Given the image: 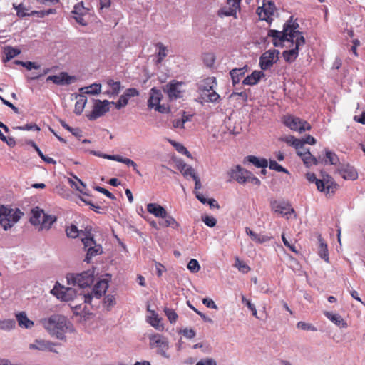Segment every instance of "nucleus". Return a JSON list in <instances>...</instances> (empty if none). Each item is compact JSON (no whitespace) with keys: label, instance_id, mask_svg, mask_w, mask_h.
I'll return each instance as SVG.
<instances>
[{"label":"nucleus","instance_id":"obj_9","mask_svg":"<svg viewBox=\"0 0 365 365\" xmlns=\"http://www.w3.org/2000/svg\"><path fill=\"white\" fill-rule=\"evenodd\" d=\"M51 293L58 299L66 302L72 300L76 296L75 289L71 287L66 288L58 283L55 284Z\"/></svg>","mask_w":365,"mask_h":365},{"label":"nucleus","instance_id":"obj_63","mask_svg":"<svg viewBox=\"0 0 365 365\" xmlns=\"http://www.w3.org/2000/svg\"><path fill=\"white\" fill-rule=\"evenodd\" d=\"M207 97V101L210 102H216L219 98L220 96L213 89L208 92L207 94H205Z\"/></svg>","mask_w":365,"mask_h":365},{"label":"nucleus","instance_id":"obj_5","mask_svg":"<svg viewBox=\"0 0 365 365\" xmlns=\"http://www.w3.org/2000/svg\"><path fill=\"white\" fill-rule=\"evenodd\" d=\"M108 288V280L101 279L95 284L94 287L90 292L80 293L79 295L83 297L85 303L91 304L93 297L100 299L106 293Z\"/></svg>","mask_w":365,"mask_h":365},{"label":"nucleus","instance_id":"obj_26","mask_svg":"<svg viewBox=\"0 0 365 365\" xmlns=\"http://www.w3.org/2000/svg\"><path fill=\"white\" fill-rule=\"evenodd\" d=\"M297 153V155L300 156L306 166L309 167L312 165L318 164L319 160L316 157L313 156L309 150L304 153H301L300 150H298Z\"/></svg>","mask_w":365,"mask_h":365},{"label":"nucleus","instance_id":"obj_27","mask_svg":"<svg viewBox=\"0 0 365 365\" xmlns=\"http://www.w3.org/2000/svg\"><path fill=\"white\" fill-rule=\"evenodd\" d=\"M147 210L149 213L153 214L156 217H160L165 216L166 210L161 205L156 203H149L147 205Z\"/></svg>","mask_w":365,"mask_h":365},{"label":"nucleus","instance_id":"obj_16","mask_svg":"<svg viewBox=\"0 0 365 365\" xmlns=\"http://www.w3.org/2000/svg\"><path fill=\"white\" fill-rule=\"evenodd\" d=\"M290 31L289 27L287 29L283 28L282 31H279L277 30L271 29L268 32V36L273 38V44L274 46L277 47L281 46V43L285 41H288L287 34Z\"/></svg>","mask_w":365,"mask_h":365},{"label":"nucleus","instance_id":"obj_23","mask_svg":"<svg viewBox=\"0 0 365 365\" xmlns=\"http://www.w3.org/2000/svg\"><path fill=\"white\" fill-rule=\"evenodd\" d=\"M289 27L290 31L287 34L288 41H291L292 43L294 41V38L297 39V36H302V34L296 30L299 27V24L296 22H292V19L284 25V29Z\"/></svg>","mask_w":365,"mask_h":365},{"label":"nucleus","instance_id":"obj_50","mask_svg":"<svg viewBox=\"0 0 365 365\" xmlns=\"http://www.w3.org/2000/svg\"><path fill=\"white\" fill-rule=\"evenodd\" d=\"M157 46L159 48L158 54V59L157 61V63H160L163 60V58L166 57L168 54V49L162 43H158L157 44Z\"/></svg>","mask_w":365,"mask_h":365},{"label":"nucleus","instance_id":"obj_41","mask_svg":"<svg viewBox=\"0 0 365 365\" xmlns=\"http://www.w3.org/2000/svg\"><path fill=\"white\" fill-rule=\"evenodd\" d=\"M162 219H163V220L160 222V225L163 227H172L173 228H177L179 226V224L176 220L172 216L169 215L167 212H165V216L163 217Z\"/></svg>","mask_w":365,"mask_h":365},{"label":"nucleus","instance_id":"obj_10","mask_svg":"<svg viewBox=\"0 0 365 365\" xmlns=\"http://www.w3.org/2000/svg\"><path fill=\"white\" fill-rule=\"evenodd\" d=\"M110 104V102L107 100H104L103 101L101 100H96L93 110L87 115L88 118L90 120H94L103 115L109 111L108 106Z\"/></svg>","mask_w":365,"mask_h":365},{"label":"nucleus","instance_id":"obj_53","mask_svg":"<svg viewBox=\"0 0 365 365\" xmlns=\"http://www.w3.org/2000/svg\"><path fill=\"white\" fill-rule=\"evenodd\" d=\"M187 269L192 273H196L200 271V266L197 259H192L187 264Z\"/></svg>","mask_w":365,"mask_h":365},{"label":"nucleus","instance_id":"obj_31","mask_svg":"<svg viewBox=\"0 0 365 365\" xmlns=\"http://www.w3.org/2000/svg\"><path fill=\"white\" fill-rule=\"evenodd\" d=\"M44 215L43 210L38 207L31 210V216L30 217V222L34 225H38L41 224L42 217Z\"/></svg>","mask_w":365,"mask_h":365},{"label":"nucleus","instance_id":"obj_51","mask_svg":"<svg viewBox=\"0 0 365 365\" xmlns=\"http://www.w3.org/2000/svg\"><path fill=\"white\" fill-rule=\"evenodd\" d=\"M242 302L247 307V308L252 312V314L255 317L259 318L257 316L255 305L252 304L250 302V300L246 299L244 295L242 296Z\"/></svg>","mask_w":365,"mask_h":365},{"label":"nucleus","instance_id":"obj_39","mask_svg":"<svg viewBox=\"0 0 365 365\" xmlns=\"http://www.w3.org/2000/svg\"><path fill=\"white\" fill-rule=\"evenodd\" d=\"M77 101L75 104V113L77 115H80L85 107V105L87 102V98L84 94H80L77 96Z\"/></svg>","mask_w":365,"mask_h":365},{"label":"nucleus","instance_id":"obj_4","mask_svg":"<svg viewBox=\"0 0 365 365\" xmlns=\"http://www.w3.org/2000/svg\"><path fill=\"white\" fill-rule=\"evenodd\" d=\"M68 284L84 288L91 285L94 281V272L87 270L79 274H69L66 277Z\"/></svg>","mask_w":365,"mask_h":365},{"label":"nucleus","instance_id":"obj_44","mask_svg":"<svg viewBox=\"0 0 365 365\" xmlns=\"http://www.w3.org/2000/svg\"><path fill=\"white\" fill-rule=\"evenodd\" d=\"M16 327V322L12 319H0V330L9 331Z\"/></svg>","mask_w":365,"mask_h":365},{"label":"nucleus","instance_id":"obj_20","mask_svg":"<svg viewBox=\"0 0 365 365\" xmlns=\"http://www.w3.org/2000/svg\"><path fill=\"white\" fill-rule=\"evenodd\" d=\"M241 0H227V6L220 10V14L226 16L236 17L237 11L240 9Z\"/></svg>","mask_w":365,"mask_h":365},{"label":"nucleus","instance_id":"obj_17","mask_svg":"<svg viewBox=\"0 0 365 365\" xmlns=\"http://www.w3.org/2000/svg\"><path fill=\"white\" fill-rule=\"evenodd\" d=\"M270 205L272 210L283 215L294 212V210L291 208L290 205L285 201L272 200Z\"/></svg>","mask_w":365,"mask_h":365},{"label":"nucleus","instance_id":"obj_40","mask_svg":"<svg viewBox=\"0 0 365 365\" xmlns=\"http://www.w3.org/2000/svg\"><path fill=\"white\" fill-rule=\"evenodd\" d=\"M66 232L68 237L70 238H76L79 235L81 236V238L85 236L86 233V230L84 231H79L77 227L74 225H71L66 229Z\"/></svg>","mask_w":365,"mask_h":365},{"label":"nucleus","instance_id":"obj_29","mask_svg":"<svg viewBox=\"0 0 365 365\" xmlns=\"http://www.w3.org/2000/svg\"><path fill=\"white\" fill-rule=\"evenodd\" d=\"M274 9V4L271 2L269 3L267 6L264 5L262 7H259L257 11L259 18L262 20L267 21L269 16L273 14Z\"/></svg>","mask_w":365,"mask_h":365},{"label":"nucleus","instance_id":"obj_11","mask_svg":"<svg viewBox=\"0 0 365 365\" xmlns=\"http://www.w3.org/2000/svg\"><path fill=\"white\" fill-rule=\"evenodd\" d=\"M278 50H269L265 51L259 58V66L262 70L269 69L272 65L278 61Z\"/></svg>","mask_w":365,"mask_h":365},{"label":"nucleus","instance_id":"obj_8","mask_svg":"<svg viewBox=\"0 0 365 365\" xmlns=\"http://www.w3.org/2000/svg\"><path fill=\"white\" fill-rule=\"evenodd\" d=\"M284 123L291 130L300 133L311 129V125L307 121L292 115L284 117Z\"/></svg>","mask_w":365,"mask_h":365},{"label":"nucleus","instance_id":"obj_60","mask_svg":"<svg viewBox=\"0 0 365 365\" xmlns=\"http://www.w3.org/2000/svg\"><path fill=\"white\" fill-rule=\"evenodd\" d=\"M297 327L298 329H300L302 330H312V331H316V328L314 327H313L312 324H307L306 322H299L297 324Z\"/></svg>","mask_w":365,"mask_h":365},{"label":"nucleus","instance_id":"obj_28","mask_svg":"<svg viewBox=\"0 0 365 365\" xmlns=\"http://www.w3.org/2000/svg\"><path fill=\"white\" fill-rule=\"evenodd\" d=\"M16 318L19 326L22 328L31 329L34 326V322L28 318L26 312H24L16 314Z\"/></svg>","mask_w":365,"mask_h":365},{"label":"nucleus","instance_id":"obj_57","mask_svg":"<svg viewBox=\"0 0 365 365\" xmlns=\"http://www.w3.org/2000/svg\"><path fill=\"white\" fill-rule=\"evenodd\" d=\"M128 100L123 96H120L119 100L116 102H110V103L115 104L117 109H120L125 107L128 104Z\"/></svg>","mask_w":365,"mask_h":365},{"label":"nucleus","instance_id":"obj_54","mask_svg":"<svg viewBox=\"0 0 365 365\" xmlns=\"http://www.w3.org/2000/svg\"><path fill=\"white\" fill-rule=\"evenodd\" d=\"M171 143L175 148L178 152L184 154L189 158L191 157L190 153L187 150V148L183 145L176 142H172Z\"/></svg>","mask_w":365,"mask_h":365},{"label":"nucleus","instance_id":"obj_62","mask_svg":"<svg viewBox=\"0 0 365 365\" xmlns=\"http://www.w3.org/2000/svg\"><path fill=\"white\" fill-rule=\"evenodd\" d=\"M94 189H95V190L104 194L106 196H107L110 199H112V200L115 199V196L111 192H110L108 190H106V188L101 187L100 186H96L94 187Z\"/></svg>","mask_w":365,"mask_h":365},{"label":"nucleus","instance_id":"obj_49","mask_svg":"<svg viewBox=\"0 0 365 365\" xmlns=\"http://www.w3.org/2000/svg\"><path fill=\"white\" fill-rule=\"evenodd\" d=\"M164 312L171 324H174L176 322L178 316L173 309L165 307Z\"/></svg>","mask_w":365,"mask_h":365},{"label":"nucleus","instance_id":"obj_1","mask_svg":"<svg viewBox=\"0 0 365 365\" xmlns=\"http://www.w3.org/2000/svg\"><path fill=\"white\" fill-rule=\"evenodd\" d=\"M39 323L51 336L60 340L65 339V333L70 324L65 316L59 314L42 318L39 320Z\"/></svg>","mask_w":365,"mask_h":365},{"label":"nucleus","instance_id":"obj_24","mask_svg":"<svg viewBox=\"0 0 365 365\" xmlns=\"http://www.w3.org/2000/svg\"><path fill=\"white\" fill-rule=\"evenodd\" d=\"M324 314L337 327L341 328H346L348 327L347 323L339 314H334L328 311H324Z\"/></svg>","mask_w":365,"mask_h":365},{"label":"nucleus","instance_id":"obj_42","mask_svg":"<svg viewBox=\"0 0 365 365\" xmlns=\"http://www.w3.org/2000/svg\"><path fill=\"white\" fill-rule=\"evenodd\" d=\"M21 53L19 49L13 48L11 46H6L4 48V53L6 57L3 58L4 63L10 61L15 56H18Z\"/></svg>","mask_w":365,"mask_h":365},{"label":"nucleus","instance_id":"obj_48","mask_svg":"<svg viewBox=\"0 0 365 365\" xmlns=\"http://www.w3.org/2000/svg\"><path fill=\"white\" fill-rule=\"evenodd\" d=\"M234 266L242 273H247L250 270V267L243 261H241L237 257H235V262Z\"/></svg>","mask_w":365,"mask_h":365},{"label":"nucleus","instance_id":"obj_19","mask_svg":"<svg viewBox=\"0 0 365 365\" xmlns=\"http://www.w3.org/2000/svg\"><path fill=\"white\" fill-rule=\"evenodd\" d=\"M182 86V83L172 81L169 83L165 86L164 91L167 93L170 98H178L181 97V90L180 87Z\"/></svg>","mask_w":365,"mask_h":365},{"label":"nucleus","instance_id":"obj_59","mask_svg":"<svg viewBox=\"0 0 365 365\" xmlns=\"http://www.w3.org/2000/svg\"><path fill=\"white\" fill-rule=\"evenodd\" d=\"M195 365H217V362L212 358L205 357L200 359Z\"/></svg>","mask_w":365,"mask_h":365},{"label":"nucleus","instance_id":"obj_61","mask_svg":"<svg viewBox=\"0 0 365 365\" xmlns=\"http://www.w3.org/2000/svg\"><path fill=\"white\" fill-rule=\"evenodd\" d=\"M128 100L130 97L137 96L139 95V92L136 88H130L125 90L123 94Z\"/></svg>","mask_w":365,"mask_h":365},{"label":"nucleus","instance_id":"obj_34","mask_svg":"<svg viewBox=\"0 0 365 365\" xmlns=\"http://www.w3.org/2000/svg\"><path fill=\"white\" fill-rule=\"evenodd\" d=\"M215 84H216L215 78L208 77L200 83L199 88L201 91L210 92L212 91Z\"/></svg>","mask_w":365,"mask_h":365},{"label":"nucleus","instance_id":"obj_22","mask_svg":"<svg viewBox=\"0 0 365 365\" xmlns=\"http://www.w3.org/2000/svg\"><path fill=\"white\" fill-rule=\"evenodd\" d=\"M163 95L161 91L155 88H151L150 91V97L148 101V106L150 108H154L158 104L160 103Z\"/></svg>","mask_w":365,"mask_h":365},{"label":"nucleus","instance_id":"obj_37","mask_svg":"<svg viewBox=\"0 0 365 365\" xmlns=\"http://www.w3.org/2000/svg\"><path fill=\"white\" fill-rule=\"evenodd\" d=\"M101 85L100 83H93L89 86L81 88L80 91L82 94L96 95L101 93Z\"/></svg>","mask_w":365,"mask_h":365},{"label":"nucleus","instance_id":"obj_18","mask_svg":"<svg viewBox=\"0 0 365 365\" xmlns=\"http://www.w3.org/2000/svg\"><path fill=\"white\" fill-rule=\"evenodd\" d=\"M340 175L345 180H354L357 178L358 173L350 165L340 164L337 168Z\"/></svg>","mask_w":365,"mask_h":365},{"label":"nucleus","instance_id":"obj_32","mask_svg":"<svg viewBox=\"0 0 365 365\" xmlns=\"http://www.w3.org/2000/svg\"><path fill=\"white\" fill-rule=\"evenodd\" d=\"M246 71H247V66H245L242 68H234L230 71V75L231 76L232 83L234 86L240 82V78L242 76H244Z\"/></svg>","mask_w":365,"mask_h":365},{"label":"nucleus","instance_id":"obj_25","mask_svg":"<svg viewBox=\"0 0 365 365\" xmlns=\"http://www.w3.org/2000/svg\"><path fill=\"white\" fill-rule=\"evenodd\" d=\"M263 76H264V73L262 71H254L243 80L242 83L249 86L256 85Z\"/></svg>","mask_w":365,"mask_h":365},{"label":"nucleus","instance_id":"obj_15","mask_svg":"<svg viewBox=\"0 0 365 365\" xmlns=\"http://www.w3.org/2000/svg\"><path fill=\"white\" fill-rule=\"evenodd\" d=\"M56 344L43 339H36L34 343L29 345L30 349H36L41 351H51L57 353V351L54 349Z\"/></svg>","mask_w":365,"mask_h":365},{"label":"nucleus","instance_id":"obj_30","mask_svg":"<svg viewBox=\"0 0 365 365\" xmlns=\"http://www.w3.org/2000/svg\"><path fill=\"white\" fill-rule=\"evenodd\" d=\"M279 140L294 147L297 150L302 148L303 146L302 140L295 138L292 135H283Z\"/></svg>","mask_w":365,"mask_h":365},{"label":"nucleus","instance_id":"obj_64","mask_svg":"<svg viewBox=\"0 0 365 365\" xmlns=\"http://www.w3.org/2000/svg\"><path fill=\"white\" fill-rule=\"evenodd\" d=\"M183 336L187 339H192L195 336V331L192 329L185 328L182 331Z\"/></svg>","mask_w":365,"mask_h":365},{"label":"nucleus","instance_id":"obj_52","mask_svg":"<svg viewBox=\"0 0 365 365\" xmlns=\"http://www.w3.org/2000/svg\"><path fill=\"white\" fill-rule=\"evenodd\" d=\"M75 179L77 182L69 179V182L71 183L73 186H75L76 189L81 192V193L86 194V192L83 191V189L86 187L85 184L79 180L77 177H75Z\"/></svg>","mask_w":365,"mask_h":365},{"label":"nucleus","instance_id":"obj_36","mask_svg":"<svg viewBox=\"0 0 365 365\" xmlns=\"http://www.w3.org/2000/svg\"><path fill=\"white\" fill-rule=\"evenodd\" d=\"M56 220V218L53 215H46L44 213L41 221L40 230L46 229L48 230Z\"/></svg>","mask_w":365,"mask_h":365},{"label":"nucleus","instance_id":"obj_35","mask_svg":"<svg viewBox=\"0 0 365 365\" xmlns=\"http://www.w3.org/2000/svg\"><path fill=\"white\" fill-rule=\"evenodd\" d=\"M107 84L109 87L106 91L108 94L116 96L119 93L121 88L120 81H114L110 79L107 81Z\"/></svg>","mask_w":365,"mask_h":365},{"label":"nucleus","instance_id":"obj_46","mask_svg":"<svg viewBox=\"0 0 365 365\" xmlns=\"http://www.w3.org/2000/svg\"><path fill=\"white\" fill-rule=\"evenodd\" d=\"M13 8L16 11V15L19 18L29 16V13L27 12L28 9L23 4H19L18 5L13 4Z\"/></svg>","mask_w":365,"mask_h":365},{"label":"nucleus","instance_id":"obj_33","mask_svg":"<svg viewBox=\"0 0 365 365\" xmlns=\"http://www.w3.org/2000/svg\"><path fill=\"white\" fill-rule=\"evenodd\" d=\"M148 311L151 312V316L148 319L149 324L159 331L163 330V326L160 324V319L158 317V315L154 311H150L149 307Z\"/></svg>","mask_w":365,"mask_h":365},{"label":"nucleus","instance_id":"obj_58","mask_svg":"<svg viewBox=\"0 0 365 365\" xmlns=\"http://www.w3.org/2000/svg\"><path fill=\"white\" fill-rule=\"evenodd\" d=\"M14 128L16 130H20L38 131L40 130V128H38V126L36 124H32V123L26 124L24 126H17V127H15Z\"/></svg>","mask_w":365,"mask_h":365},{"label":"nucleus","instance_id":"obj_12","mask_svg":"<svg viewBox=\"0 0 365 365\" xmlns=\"http://www.w3.org/2000/svg\"><path fill=\"white\" fill-rule=\"evenodd\" d=\"M294 43V48L288 51H284L282 53L283 57L287 62H292L297 58L298 56L299 48L300 46H303L304 44L305 39L303 36H297Z\"/></svg>","mask_w":365,"mask_h":365},{"label":"nucleus","instance_id":"obj_56","mask_svg":"<svg viewBox=\"0 0 365 365\" xmlns=\"http://www.w3.org/2000/svg\"><path fill=\"white\" fill-rule=\"evenodd\" d=\"M202 220L205 222V224L207 226L210 227H213L214 226H215L217 223V220L215 217L208 215L202 216Z\"/></svg>","mask_w":365,"mask_h":365},{"label":"nucleus","instance_id":"obj_6","mask_svg":"<svg viewBox=\"0 0 365 365\" xmlns=\"http://www.w3.org/2000/svg\"><path fill=\"white\" fill-rule=\"evenodd\" d=\"M150 346L151 348L157 349V353L165 359H169L170 355L167 354L169 349V343L168 339L160 335L154 334L149 337Z\"/></svg>","mask_w":365,"mask_h":365},{"label":"nucleus","instance_id":"obj_13","mask_svg":"<svg viewBox=\"0 0 365 365\" xmlns=\"http://www.w3.org/2000/svg\"><path fill=\"white\" fill-rule=\"evenodd\" d=\"M88 13V9L84 6L83 1L76 4L74 6L73 10L72 11L73 18L75 19L76 22L81 24V26L87 25V22L83 17L84 16L87 15Z\"/></svg>","mask_w":365,"mask_h":365},{"label":"nucleus","instance_id":"obj_38","mask_svg":"<svg viewBox=\"0 0 365 365\" xmlns=\"http://www.w3.org/2000/svg\"><path fill=\"white\" fill-rule=\"evenodd\" d=\"M248 162L253 164L257 168H266L268 165V162L264 158H259L254 155H248L247 158Z\"/></svg>","mask_w":365,"mask_h":365},{"label":"nucleus","instance_id":"obj_2","mask_svg":"<svg viewBox=\"0 0 365 365\" xmlns=\"http://www.w3.org/2000/svg\"><path fill=\"white\" fill-rule=\"evenodd\" d=\"M24 213L18 208L13 209L9 206L0 205V225L4 230H8L17 223Z\"/></svg>","mask_w":365,"mask_h":365},{"label":"nucleus","instance_id":"obj_7","mask_svg":"<svg viewBox=\"0 0 365 365\" xmlns=\"http://www.w3.org/2000/svg\"><path fill=\"white\" fill-rule=\"evenodd\" d=\"M307 179L310 182H315L317 190L326 194L334 193L336 190V185L331 180H319L314 173L307 174Z\"/></svg>","mask_w":365,"mask_h":365},{"label":"nucleus","instance_id":"obj_21","mask_svg":"<svg viewBox=\"0 0 365 365\" xmlns=\"http://www.w3.org/2000/svg\"><path fill=\"white\" fill-rule=\"evenodd\" d=\"M230 177L237 180L239 183H245L247 181V176L250 171L243 169L240 165H237L230 172Z\"/></svg>","mask_w":365,"mask_h":365},{"label":"nucleus","instance_id":"obj_45","mask_svg":"<svg viewBox=\"0 0 365 365\" xmlns=\"http://www.w3.org/2000/svg\"><path fill=\"white\" fill-rule=\"evenodd\" d=\"M319 242V256L326 261H328V250L327 245L323 242L321 235L318 236Z\"/></svg>","mask_w":365,"mask_h":365},{"label":"nucleus","instance_id":"obj_47","mask_svg":"<svg viewBox=\"0 0 365 365\" xmlns=\"http://www.w3.org/2000/svg\"><path fill=\"white\" fill-rule=\"evenodd\" d=\"M326 160L324 163L327 164L329 162L331 165H336L339 162V159L336 154L330 150H326Z\"/></svg>","mask_w":365,"mask_h":365},{"label":"nucleus","instance_id":"obj_14","mask_svg":"<svg viewBox=\"0 0 365 365\" xmlns=\"http://www.w3.org/2000/svg\"><path fill=\"white\" fill-rule=\"evenodd\" d=\"M76 80L75 76H69L67 73L62 72L58 75L49 76L46 81H51L53 83L61 86L70 85Z\"/></svg>","mask_w":365,"mask_h":365},{"label":"nucleus","instance_id":"obj_43","mask_svg":"<svg viewBox=\"0 0 365 365\" xmlns=\"http://www.w3.org/2000/svg\"><path fill=\"white\" fill-rule=\"evenodd\" d=\"M110 158L112 160L125 163L128 166H131L136 173H139V171L138 170V165L133 160L129 158H123L122 156L120 155H115L114 157H112Z\"/></svg>","mask_w":365,"mask_h":365},{"label":"nucleus","instance_id":"obj_55","mask_svg":"<svg viewBox=\"0 0 365 365\" xmlns=\"http://www.w3.org/2000/svg\"><path fill=\"white\" fill-rule=\"evenodd\" d=\"M269 168L271 170H276L278 172H283L285 173H288V170L287 169L284 168L279 164H278L275 160H269Z\"/></svg>","mask_w":365,"mask_h":365},{"label":"nucleus","instance_id":"obj_3","mask_svg":"<svg viewBox=\"0 0 365 365\" xmlns=\"http://www.w3.org/2000/svg\"><path fill=\"white\" fill-rule=\"evenodd\" d=\"M86 233L82 237L81 241L84 245V249L86 250V256L84 261L89 263L93 257L103 253V248L100 244H97L94 240L91 228L86 227Z\"/></svg>","mask_w":365,"mask_h":365}]
</instances>
